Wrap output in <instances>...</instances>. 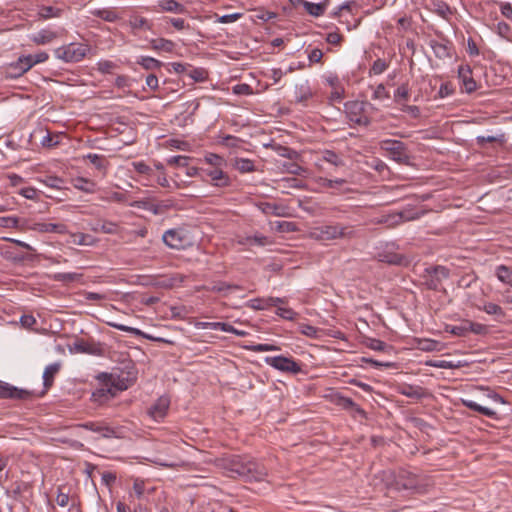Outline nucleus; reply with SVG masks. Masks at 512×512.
I'll list each match as a JSON object with an SVG mask.
<instances>
[{
    "label": "nucleus",
    "mask_w": 512,
    "mask_h": 512,
    "mask_svg": "<svg viewBox=\"0 0 512 512\" xmlns=\"http://www.w3.org/2000/svg\"><path fill=\"white\" fill-rule=\"evenodd\" d=\"M220 465L228 476H238L247 481H261L267 476V469L249 457L231 455L221 459Z\"/></svg>",
    "instance_id": "obj_1"
},
{
    "label": "nucleus",
    "mask_w": 512,
    "mask_h": 512,
    "mask_svg": "<svg viewBox=\"0 0 512 512\" xmlns=\"http://www.w3.org/2000/svg\"><path fill=\"white\" fill-rule=\"evenodd\" d=\"M312 239L317 241H332L337 239H346L353 236L350 227L341 224H327L314 227L310 231Z\"/></svg>",
    "instance_id": "obj_2"
},
{
    "label": "nucleus",
    "mask_w": 512,
    "mask_h": 512,
    "mask_svg": "<svg viewBox=\"0 0 512 512\" xmlns=\"http://www.w3.org/2000/svg\"><path fill=\"white\" fill-rule=\"evenodd\" d=\"M380 149L385 152V155L391 160L399 164H409L410 155L405 143L395 139H384L379 143Z\"/></svg>",
    "instance_id": "obj_3"
},
{
    "label": "nucleus",
    "mask_w": 512,
    "mask_h": 512,
    "mask_svg": "<svg viewBox=\"0 0 512 512\" xmlns=\"http://www.w3.org/2000/svg\"><path fill=\"white\" fill-rule=\"evenodd\" d=\"M132 166L134 170L141 176L140 181L144 186L153 187L155 184H158L165 188L170 187V183L165 173L156 174L154 169L143 161L133 162Z\"/></svg>",
    "instance_id": "obj_4"
},
{
    "label": "nucleus",
    "mask_w": 512,
    "mask_h": 512,
    "mask_svg": "<svg viewBox=\"0 0 512 512\" xmlns=\"http://www.w3.org/2000/svg\"><path fill=\"white\" fill-rule=\"evenodd\" d=\"M88 51V46L81 43H70L68 45L59 47L55 50V55L58 59L64 62H79L81 61Z\"/></svg>",
    "instance_id": "obj_5"
},
{
    "label": "nucleus",
    "mask_w": 512,
    "mask_h": 512,
    "mask_svg": "<svg viewBox=\"0 0 512 512\" xmlns=\"http://www.w3.org/2000/svg\"><path fill=\"white\" fill-rule=\"evenodd\" d=\"M369 103L364 101H349L345 104V113L350 122L358 126H368L370 119L365 110Z\"/></svg>",
    "instance_id": "obj_6"
},
{
    "label": "nucleus",
    "mask_w": 512,
    "mask_h": 512,
    "mask_svg": "<svg viewBox=\"0 0 512 512\" xmlns=\"http://www.w3.org/2000/svg\"><path fill=\"white\" fill-rule=\"evenodd\" d=\"M449 269L444 266H434L425 269L424 284L430 290H438L444 279L449 277Z\"/></svg>",
    "instance_id": "obj_7"
},
{
    "label": "nucleus",
    "mask_w": 512,
    "mask_h": 512,
    "mask_svg": "<svg viewBox=\"0 0 512 512\" xmlns=\"http://www.w3.org/2000/svg\"><path fill=\"white\" fill-rule=\"evenodd\" d=\"M265 363L276 370L281 372H289L292 374H298L301 372V365L291 357L269 356L265 358Z\"/></svg>",
    "instance_id": "obj_8"
},
{
    "label": "nucleus",
    "mask_w": 512,
    "mask_h": 512,
    "mask_svg": "<svg viewBox=\"0 0 512 512\" xmlns=\"http://www.w3.org/2000/svg\"><path fill=\"white\" fill-rule=\"evenodd\" d=\"M162 240L171 249H184L188 243L185 232L182 229H169L164 232Z\"/></svg>",
    "instance_id": "obj_9"
},
{
    "label": "nucleus",
    "mask_w": 512,
    "mask_h": 512,
    "mask_svg": "<svg viewBox=\"0 0 512 512\" xmlns=\"http://www.w3.org/2000/svg\"><path fill=\"white\" fill-rule=\"evenodd\" d=\"M48 58L49 55L44 51L19 57L16 65V68L19 69L18 74L26 73L34 65L44 63Z\"/></svg>",
    "instance_id": "obj_10"
},
{
    "label": "nucleus",
    "mask_w": 512,
    "mask_h": 512,
    "mask_svg": "<svg viewBox=\"0 0 512 512\" xmlns=\"http://www.w3.org/2000/svg\"><path fill=\"white\" fill-rule=\"evenodd\" d=\"M102 378H107L109 385L113 387L117 395L119 392L127 390L133 382V378H131L128 373L125 375L123 372L120 374L116 372L110 374L104 373L102 374Z\"/></svg>",
    "instance_id": "obj_11"
},
{
    "label": "nucleus",
    "mask_w": 512,
    "mask_h": 512,
    "mask_svg": "<svg viewBox=\"0 0 512 512\" xmlns=\"http://www.w3.org/2000/svg\"><path fill=\"white\" fill-rule=\"evenodd\" d=\"M224 167L220 168H201L202 172L210 178L211 185L218 188H225L231 185L229 175L224 172Z\"/></svg>",
    "instance_id": "obj_12"
},
{
    "label": "nucleus",
    "mask_w": 512,
    "mask_h": 512,
    "mask_svg": "<svg viewBox=\"0 0 512 512\" xmlns=\"http://www.w3.org/2000/svg\"><path fill=\"white\" fill-rule=\"evenodd\" d=\"M83 427L92 432L98 433L103 438H121L122 432L118 428H114L98 422H87Z\"/></svg>",
    "instance_id": "obj_13"
},
{
    "label": "nucleus",
    "mask_w": 512,
    "mask_h": 512,
    "mask_svg": "<svg viewBox=\"0 0 512 512\" xmlns=\"http://www.w3.org/2000/svg\"><path fill=\"white\" fill-rule=\"evenodd\" d=\"M170 406V399L167 396L159 397L154 404L148 409V415L154 421H161L167 414Z\"/></svg>",
    "instance_id": "obj_14"
},
{
    "label": "nucleus",
    "mask_w": 512,
    "mask_h": 512,
    "mask_svg": "<svg viewBox=\"0 0 512 512\" xmlns=\"http://www.w3.org/2000/svg\"><path fill=\"white\" fill-rule=\"evenodd\" d=\"M116 396L117 394L114 392L113 387L109 385L107 378H103L101 386L92 393V400L102 405Z\"/></svg>",
    "instance_id": "obj_15"
},
{
    "label": "nucleus",
    "mask_w": 512,
    "mask_h": 512,
    "mask_svg": "<svg viewBox=\"0 0 512 512\" xmlns=\"http://www.w3.org/2000/svg\"><path fill=\"white\" fill-rule=\"evenodd\" d=\"M285 302V298L279 297L253 298L246 303V306L253 310H266Z\"/></svg>",
    "instance_id": "obj_16"
},
{
    "label": "nucleus",
    "mask_w": 512,
    "mask_h": 512,
    "mask_svg": "<svg viewBox=\"0 0 512 512\" xmlns=\"http://www.w3.org/2000/svg\"><path fill=\"white\" fill-rule=\"evenodd\" d=\"M458 78L460 79L465 92L470 94L477 89V84L472 77V70L469 65H460L458 67Z\"/></svg>",
    "instance_id": "obj_17"
},
{
    "label": "nucleus",
    "mask_w": 512,
    "mask_h": 512,
    "mask_svg": "<svg viewBox=\"0 0 512 512\" xmlns=\"http://www.w3.org/2000/svg\"><path fill=\"white\" fill-rule=\"evenodd\" d=\"M30 396L27 390L19 389L0 380V398L26 399Z\"/></svg>",
    "instance_id": "obj_18"
},
{
    "label": "nucleus",
    "mask_w": 512,
    "mask_h": 512,
    "mask_svg": "<svg viewBox=\"0 0 512 512\" xmlns=\"http://www.w3.org/2000/svg\"><path fill=\"white\" fill-rule=\"evenodd\" d=\"M30 229L39 233H58L65 234L67 227L61 223H49V222H33Z\"/></svg>",
    "instance_id": "obj_19"
},
{
    "label": "nucleus",
    "mask_w": 512,
    "mask_h": 512,
    "mask_svg": "<svg viewBox=\"0 0 512 512\" xmlns=\"http://www.w3.org/2000/svg\"><path fill=\"white\" fill-rule=\"evenodd\" d=\"M132 207L137 209H143L146 211L151 212L154 215H159L163 212L164 208H166V205H163L161 203H157L151 198H144L140 200H136L131 204Z\"/></svg>",
    "instance_id": "obj_20"
},
{
    "label": "nucleus",
    "mask_w": 512,
    "mask_h": 512,
    "mask_svg": "<svg viewBox=\"0 0 512 512\" xmlns=\"http://www.w3.org/2000/svg\"><path fill=\"white\" fill-rule=\"evenodd\" d=\"M397 485L399 488L404 490L418 492L420 489L416 475L406 471L399 473Z\"/></svg>",
    "instance_id": "obj_21"
},
{
    "label": "nucleus",
    "mask_w": 512,
    "mask_h": 512,
    "mask_svg": "<svg viewBox=\"0 0 512 512\" xmlns=\"http://www.w3.org/2000/svg\"><path fill=\"white\" fill-rule=\"evenodd\" d=\"M128 25L133 34H137L140 31H149L153 27V23L150 20L139 15H131Z\"/></svg>",
    "instance_id": "obj_22"
},
{
    "label": "nucleus",
    "mask_w": 512,
    "mask_h": 512,
    "mask_svg": "<svg viewBox=\"0 0 512 512\" xmlns=\"http://www.w3.org/2000/svg\"><path fill=\"white\" fill-rule=\"evenodd\" d=\"M37 16L41 20L59 18L63 13V8L53 5L38 4L36 5Z\"/></svg>",
    "instance_id": "obj_23"
},
{
    "label": "nucleus",
    "mask_w": 512,
    "mask_h": 512,
    "mask_svg": "<svg viewBox=\"0 0 512 512\" xmlns=\"http://www.w3.org/2000/svg\"><path fill=\"white\" fill-rule=\"evenodd\" d=\"M294 96L297 103L304 106L307 105L309 99L312 98L313 93L310 88L309 82L304 81L295 85Z\"/></svg>",
    "instance_id": "obj_24"
},
{
    "label": "nucleus",
    "mask_w": 512,
    "mask_h": 512,
    "mask_svg": "<svg viewBox=\"0 0 512 512\" xmlns=\"http://www.w3.org/2000/svg\"><path fill=\"white\" fill-rule=\"evenodd\" d=\"M257 207L266 215L284 217L287 214V208L284 205L275 202H260L257 204Z\"/></svg>",
    "instance_id": "obj_25"
},
{
    "label": "nucleus",
    "mask_w": 512,
    "mask_h": 512,
    "mask_svg": "<svg viewBox=\"0 0 512 512\" xmlns=\"http://www.w3.org/2000/svg\"><path fill=\"white\" fill-rule=\"evenodd\" d=\"M157 8V11L175 14H184L187 12L186 7L176 0H158Z\"/></svg>",
    "instance_id": "obj_26"
},
{
    "label": "nucleus",
    "mask_w": 512,
    "mask_h": 512,
    "mask_svg": "<svg viewBox=\"0 0 512 512\" xmlns=\"http://www.w3.org/2000/svg\"><path fill=\"white\" fill-rule=\"evenodd\" d=\"M148 42L151 49L159 53H172L176 48V44L172 40L165 38H152Z\"/></svg>",
    "instance_id": "obj_27"
},
{
    "label": "nucleus",
    "mask_w": 512,
    "mask_h": 512,
    "mask_svg": "<svg viewBox=\"0 0 512 512\" xmlns=\"http://www.w3.org/2000/svg\"><path fill=\"white\" fill-rule=\"evenodd\" d=\"M90 14L110 23H114L121 18L114 8H96L91 10Z\"/></svg>",
    "instance_id": "obj_28"
},
{
    "label": "nucleus",
    "mask_w": 512,
    "mask_h": 512,
    "mask_svg": "<svg viewBox=\"0 0 512 512\" xmlns=\"http://www.w3.org/2000/svg\"><path fill=\"white\" fill-rule=\"evenodd\" d=\"M462 403L465 407L473 410V411H476L488 418H491V419H494V420H497L499 417H498V414L496 413V411L488 408V407H485V406H482L478 403H476L475 401L473 400H467V399H463L462 400Z\"/></svg>",
    "instance_id": "obj_29"
},
{
    "label": "nucleus",
    "mask_w": 512,
    "mask_h": 512,
    "mask_svg": "<svg viewBox=\"0 0 512 512\" xmlns=\"http://www.w3.org/2000/svg\"><path fill=\"white\" fill-rule=\"evenodd\" d=\"M232 166L241 174L252 173L256 171L254 161L248 158L235 157L233 159Z\"/></svg>",
    "instance_id": "obj_30"
},
{
    "label": "nucleus",
    "mask_w": 512,
    "mask_h": 512,
    "mask_svg": "<svg viewBox=\"0 0 512 512\" xmlns=\"http://www.w3.org/2000/svg\"><path fill=\"white\" fill-rule=\"evenodd\" d=\"M398 392L408 398L421 399L425 397V390L417 385L404 384L398 388Z\"/></svg>",
    "instance_id": "obj_31"
},
{
    "label": "nucleus",
    "mask_w": 512,
    "mask_h": 512,
    "mask_svg": "<svg viewBox=\"0 0 512 512\" xmlns=\"http://www.w3.org/2000/svg\"><path fill=\"white\" fill-rule=\"evenodd\" d=\"M57 38V33L49 30V29H42L38 31L37 33L33 34L31 37V40L38 45H46L51 43L54 39Z\"/></svg>",
    "instance_id": "obj_32"
},
{
    "label": "nucleus",
    "mask_w": 512,
    "mask_h": 512,
    "mask_svg": "<svg viewBox=\"0 0 512 512\" xmlns=\"http://www.w3.org/2000/svg\"><path fill=\"white\" fill-rule=\"evenodd\" d=\"M431 48L435 54V56L439 59L450 58L451 55V46L448 41L438 42L432 41Z\"/></svg>",
    "instance_id": "obj_33"
},
{
    "label": "nucleus",
    "mask_w": 512,
    "mask_h": 512,
    "mask_svg": "<svg viewBox=\"0 0 512 512\" xmlns=\"http://www.w3.org/2000/svg\"><path fill=\"white\" fill-rule=\"evenodd\" d=\"M61 365L59 362H54L46 366L43 372V384L45 388H50L53 384L55 375L59 372Z\"/></svg>",
    "instance_id": "obj_34"
},
{
    "label": "nucleus",
    "mask_w": 512,
    "mask_h": 512,
    "mask_svg": "<svg viewBox=\"0 0 512 512\" xmlns=\"http://www.w3.org/2000/svg\"><path fill=\"white\" fill-rule=\"evenodd\" d=\"M73 187L82 192L92 194L96 191V183L93 180L77 177L72 181Z\"/></svg>",
    "instance_id": "obj_35"
},
{
    "label": "nucleus",
    "mask_w": 512,
    "mask_h": 512,
    "mask_svg": "<svg viewBox=\"0 0 512 512\" xmlns=\"http://www.w3.org/2000/svg\"><path fill=\"white\" fill-rule=\"evenodd\" d=\"M495 275L500 282L512 287V268L499 265L495 269Z\"/></svg>",
    "instance_id": "obj_36"
},
{
    "label": "nucleus",
    "mask_w": 512,
    "mask_h": 512,
    "mask_svg": "<svg viewBox=\"0 0 512 512\" xmlns=\"http://www.w3.org/2000/svg\"><path fill=\"white\" fill-rule=\"evenodd\" d=\"M137 64H139L145 70H158L162 67L163 63L153 57L150 56H140L137 59Z\"/></svg>",
    "instance_id": "obj_37"
},
{
    "label": "nucleus",
    "mask_w": 512,
    "mask_h": 512,
    "mask_svg": "<svg viewBox=\"0 0 512 512\" xmlns=\"http://www.w3.org/2000/svg\"><path fill=\"white\" fill-rule=\"evenodd\" d=\"M269 243L270 241L268 237L263 234H255L252 236H247L243 240H239V244L241 245H256L260 247L266 246Z\"/></svg>",
    "instance_id": "obj_38"
},
{
    "label": "nucleus",
    "mask_w": 512,
    "mask_h": 512,
    "mask_svg": "<svg viewBox=\"0 0 512 512\" xmlns=\"http://www.w3.org/2000/svg\"><path fill=\"white\" fill-rule=\"evenodd\" d=\"M302 3L307 13L314 17L323 15L326 9L325 3H312L305 0H303Z\"/></svg>",
    "instance_id": "obj_39"
},
{
    "label": "nucleus",
    "mask_w": 512,
    "mask_h": 512,
    "mask_svg": "<svg viewBox=\"0 0 512 512\" xmlns=\"http://www.w3.org/2000/svg\"><path fill=\"white\" fill-rule=\"evenodd\" d=\"M83 159H88L99 171H104L107 168V161L103 155L88 153L87 155L83 156Z\"/></svg>",
    "instance_id": "obj_40"
},
{
    "label": "nucleus",
    "mask_w": 512,
    "mask_h": 512,
    "mask_svg": "<svg viewBox=\"0 0 512 512\" xmlns=\"http://www.w3.org/2000/svg\"><path fill=\"white\" fill-rule=\"evenodd\" d=\"M203 161L210 165L211 168H220L226 166V160L216 153H206Z\"/></svg>",
    "instance_id": "obj_41"
},
{
    "label": "nucleus",
    "mask_w": 512,
    "mask_h": 512,
    "mask_svg": "<svg viewBox=\"0 0 512 512\" xmlns=\"http://www.w3.org/2000/svg\"><path fill=\"white\" fill-rule=\"evenodd\" d=\"M433 6L434 12L443 19L448 20L453 14L451 7L444 1H437Z\"/></svg>",
    "instance_id": "obj_42"
},
{
    "label": "nucleus",
    "mask_w": 512,
    "mask_h": 512,
    "mask_svg": "<svg viewBox=\"0 0 512 512\" xmlns=\"http://www.w3.org/2000/svg\"><path fill=\"white\" fill-rule=\"evenodd\" d=\"M208 289L211 292L222 293V292L231 291V290H241L242 287L237 284H229L226 282H216Z\"/></svg>",
    "instance_id": "obj_43"
},
{
    "label": "nucleus",
    "mask_w": 512,
    "mask_h": 512,
    "mask_svg": "<svg viewBox=\"0 0 512 512\" xmlns=\"http://www.w3.org/2000/svg\"><path fill=\"white\" fill-rule=\"evenodd\" d=\"M38 181L52 189H61L64 184V180L58 176H45Z\"/></svg>",
    "instance_id": "obj_44"
},
{
    "label": "nucleus",
    "mask_w": 512,
    "mask_h": 512,
    "mask_svg": "<svg viewBox=\"0 0 512 512\" xmlns=\"http://www.w3.org/2000/svg\"><path fill=\"white\" fill-rule=\"evenodd\" d=\"M322 159L335 167L343 165L342 158L332 150H324L322 152Z\"/></svg>",
    "instance_id": "obj_45"
},
{
    "label": "nucleus",
    "mask_w": 512,
    "mask_h": 512,
    "mask_svg": "<svg viewBox=\"0 0 512 512\" xmlns=\"http://www.w3.org/2000/svg\"><path fill=\"white\" fill-rule=\"evenodd\" d=\"M445 331L458 337H465L468 335L466 321H463L460 325H446Z\"/></svg>",
    "instance_id": "obj_46"
},
{
    "label": "nucleus",
    "mask_w": 512,
    "mask_h": 512,
    "mask_svg": "<svg viewBox=\"0 0 512 512\" xmlns=\"http://www.w3.org/2000/svg\"><path fill=\"white\" fill-rule=\"evenodd\" d=\"M409 95L410 92L408 84H401L394 92V100L400 104L402 102H406L409 98Z\"/></svg>",
    "instance_id": "obj_47"
},
{
    "label": "nucleus",
    "mask_w": 512,
    "mask_h": 512,
    "mask_svg": "<svg viewBox=\"0 0 512 512\" xmlns=\"http://www.w3.org/2000/svg\"><path fill=\"white\" fill-rule=\"evenodd\" d=\"M219 143L229 148H238L243 143V141L233 135H224L220 137Z\"/></svg>",
    "instance_id": "obj_48"
},
{
    "label": "nucleus",
    "mask_w": 512,
    "mask_h": 512,
    "mask_svg": "<svg viewBox=\"0 0 512 512\" xmlns=\"http://www.w3.org/2000/svg\"><path fill=\"white\" fill-rule=\"evenodd\" d=\"M427 364L431 367L441 369H456L461 366L459 362L455 363L454 361L447 360H433L429 361Z\"/></svg>",
    "instance_id": "obj_49"
},
{
    "label": "nucleus",
    "mask_w": 512,
    "mask_h": 512,
    "mask_svg": "<svg viewBox=\"0 0 512 512\" xmlns=\"http://www.w3.org/2000/svg\"><path fill=\"white\" fill-rule=\"evenodd\" d=\"M479 309L483 310L485 313L489 315H496L500 317H503L505 315L503 309L499 305L492 302L485 303L482 307H479Z\"/></svg>",
    "instance_id": "obj_50"
},
{
    "label": "nucleus",
    "mask_w": 512,
    "mask_h": 512,
    "mask_svg": "<svg viewBox=\"0 0 512 512\" xmlns=\"http://www.w3.org/2000/svg\"><path fill=\"white\" fill-rule=\"evenodd\" d=\"M187 75L195 82H203L207 78V72L203 68H191L188 70Z\"/></svg>",
    "instance_id": "obj_51"
},
{
    "label": "nucleus",
    "mask_w": 512,
    "mask_h": 512,
    "mask_svg": "<svg viewBox=\"0 0 512 512\" xmlns=\"http://www.w3.org/2000/svg\"><path fill=\"white\" fill-rule=\"evenodd\" d=\"M381 261L393 264V265H402L405 261L404 256L397 254V253H391V254H384L381 256Z\"/></svg>",
    "instance_id": "obj_52"
},
{
    "label": "nucleus",
    "mask_w": 512,
    "mask_h": 512,
    "mask_svg": "<svg viewBox=\"0 0 512 512\" xmlns=\"http://www.w3.org/2000/svg\"><path fill=\"white\" fill-rule=\"evenodd\" d=\"M97 70L102 74H110L117 65L110 60H100L97 62Z\"/></svg>",
    "instance_id": "obj_53"
},
{
    "label": "nucleus",
    "mask_w": 512,
    "mask_h": 512,
    "mask_svg": "<svg viewBox=\"0 0 512 512\" xmlns=\"http://www.w3.org/2000/svg\"><path fill=\"white\" fill-rule=\"evenodd\" d=\"M71 242L75 245H91L93 243V239L88 234L77 233L72 235Z\"/></svg>",
    "instance_id": "obj_54"
},
{
    "label": "nucleus",
    "mask_w": 512,
    "mask_h": 512,
    "mask_svg": "<svg viewBox=\"0 0 512 512\" xmlns=\"http://www.w3.org/2000/svg\"><path fill=\"white\" fill-rule=\"evenodd\" d=\"M387 67L388 64L386 63V61L378 58L373 62L369 73L373 75H380L387 69Z\"/></svg>",
    "instance_id": "obj_55"
},
{
    "label": "nucleus",
    "mask_w": 512,
    "mask_h": 512,
    "mask_svg": "<svg viewBox=\"0 0 512 512\" xmlns=\"http://www.w3.org/2000/svg\"><path fill=\"white\" fill-rule=\"evenodd\" d=\"M276 307H277L276 314L278 316H280L281 318H283L285 320H290V321L295 320L297 313L293 309L281 307L279 305Z\"/></svg>",
    "instance_id": "obj_56"
},
{
    "label": "nucleus",
    "mask_w": 512,
    "mask_h": 512,
    "mask_svg": "<svg viewBox=\"0 0 512 512\" xmlns=\"http://www.w3.org/2000/svg\"><path fill=\"white\" fill-rule=\"evenodd\" d=\"M299 329L303 335L310 338H318L320 334V329L308 324H301Z\"/></svg>",
    "instance_id": "obj_57"
},
{
    "label": "nucleus",
    "mask_w": 512,
    "mask_h": 512,
    "mask_svg": "<svg viewBox=\"0 0 512 512\" xmlns=\"http://www.w3.org/2000/svg\"><path fill=\"white\" fill-rule=\"evenodd\" d=\"M41 145L43 147L52 148L59 145V136L51 135L49 132L41 139Z\"/></svg>",
    "instance_id": "obj_58"
},
{
    "label": "nucleus",
    "mask_w": 512,
    "mask_h": 512,
    "mask_svg": "<svg viewBox=\"0 0 512 512\" xmlns=\"http://www.w3.org/2000/svg\"><path fill=\"white\" fill-rule=\"evenodd\" d=\"M467 333H474L476 335H480L486 332L487 328L485 325L481 323H475L471 321H466Z\"/></svg>",
    "instance_id": "obj_59"
},
{
    "label": "nucleus",
    "mask_w": 512,
    "mask_h": 512,
    "mask_svg": "<svg viewBox=\"0 0 512 512\" xmlns=\"http://www.w3.org/2000/svg\"><path fill=\"white\" fill-rule=\"evenodd\" d=\"M109 325L119 331H122V332H128V333L136 335V336L143 335L142 331L138 328L126 326L124 324H119V323H109Z\"/></svg>",
    "instance_id": "obj_60"
},
{
    "label": "nucleus",
    "mask_w": 512,
    "mask_h": 512,
    "mask_svg": "<svg viewBox=\"0 0 512 512\" xmlns=\"http://www.w3.org/2000/svg\"><path fill=\"white\" fill-rule=\"evenodd\" d=\"M188 160H189V157L188 156H184V155H176V156H171L170 158L167 159V163L169 165H175V166H187L188 165Z\"/></svg>",
    "instance_id": "obj_61"
},
{
    "label": "nucleus",
    "mask_w": 512,
    "mask_h": 512,
    "mask_svg": "<svg viewBox=\"0 0 512 512\" xmlns=\"http://www.w3.org/2000/svg\"><path fill=\"white\" fill-rule=\"evenodd\" d=\"M78 274L73 272L68 273H56L54 275V280L61 282H72L78 279Z\"/></svg>",
    "instance_id": "obj_62"
},
{
    "label": "nucleus",
    "mask_w": 512,
    "mask_h": 512,
    "mask_svg": "<svg viewBox=\"0 0 512 512\" xmlns=\"http://www.w3.org/2000/svg\"><path fill=\"white\" fill-rule=\"evenodd\" d=\"M145 490V481L140 478H136L133 483V491L138 498H141Z\"/></svg>",
    "instance_id": "obj_63"
},
{
    "label": "nucleus",
    "mask_w": 512,
    "mask_h": 512,
    "mask_svg": "<svg viewBox=\"0 0 512 512\" xmlns=\"http://www.w3.org/2000/svg\"><path fill=\"white\" fill-rule=\"evenodd\" d=\"M387 98H389V94L386 91L385 86L383 84H379L373 92V99L384 100Z\"/></svg>",
    "instance_id": "obj_64"
}]
</instances>
